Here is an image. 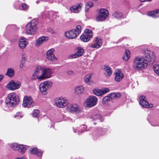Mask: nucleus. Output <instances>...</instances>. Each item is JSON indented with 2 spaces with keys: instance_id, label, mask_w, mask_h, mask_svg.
I'll return each instance as SVG.
<instances>
[{
  "instance_id": "obj_12",
  "label": "nucleus",
  "mask_w": 159,
  "mask_h": 159,
  "mask_svg": "<svg viewBox=\"0 0 159 159\" xmlns=\"http://www.w3.org/2000/svg\"><path fill=\"white\" fill-rule=\"evenodd\" d=\"M102 41L101 39L98 37L94 39L93 43L90 45V47L92 48H98L102 45Z\"/></svg>"
},
{
  "instance_id": "obj_26",
  "label": "nucleus",
  "mask_w": 159,
  "mask_h": 159,
  "mask_svg": "<svg viewBox=\"0 0 159 159\" xmlns=\"http://www.w3.org/2000/svg\"><path fill=\"white\" fill-rule=\"evenodd\" d=\"M84 90V88L83 86H78L75 88V94L76 95H80L83 93Z\"/></svg>"
},
{
  "instance_id": "obj_16",
  "label": "nucleus",
  "mask_w": 159,
  "mask_h": 159,
  "mask_svg": "<svg viewBox=\"0 0 159 159\" xmlns=\"http://www.w3.org/2000/svg\"><path fill=\"white\" fill-rule=\"evenodd\" d=\"M148 62L144 57H141L140 58V70L145 69L148 65Z\"/></svg>"
},
{
  "instance_id": "obj_25",
  "label": "nucleus",
  "mask_w": 159,
  "mask_h": 159,
  "mask_svg": "<svg viewBox=\"0 0 159 159\" xmlns=\"http://www.w3.org/2000/svg\"><path fill=\"white\" fill-rule=\"evenodd\" d=\"M139 57H136L134 60L133 66L135 70H139Z\"/></svg>"
},
{
  "instance_id": "obj_37",
  "label": "nucleus",
  "mask_w": 159,
  "mask_h": 159,
  "mask_svg": "<svg viewBox=\"0 0 159 159\" xmlns=\"http://www.w3.org/2000/svg\"><path fill=\"white\" fill-rule=\"evenodd\" d=\"M39 111L38 110H34L32 113L33 116L34 117L38 118L39 116Z\"/></svg>"
},
{
  "instance_id": "obj_17",
  "label": "nucleus",
  "mask_w": 159,
  "mask_h": 159,
  "mask_svg": "<svg viewBox=\"0 0 159 159\" xmlns=\"http://www.w3.org/2000/svg\"><path fill=\"white\" fill-rule=\"evenodd\" d=\"M68 111L71 112L78 113L80 112V110L78 106L75 104L70 105L67 107Z\"/></svg>"
},
{
  "instance_id": "obj_1",
  "label": "nucleus",
  "mask_w": 159,
  "mask_h": 159,
  "mask_svg": "<svg viewBox=\"0 0 159 159\" xmlns=\"http://www.w3.org/2000/svg\"><path fill=\"white\" fill-rule=\"evenodd\" d=\"M34 71L32 76V79L34 80H37L39 81H41L51 77V70L40 66H37Z\"/></svg>"
},
{
  "instance_id": "obj_34",
  "label": "nucleus",
  "mask_w": 159,
  "mask_h": 159,
  "mask_svg": "<svg viewBox=\"0 0 159 159\" xmlns=\"http://www.w3.org/2000/svg\"><path fill=\"white\" fill-rule=\"evenodd\" d=\"M107 17L98 14V15L97 16L96 20L98 21H104Z\"/></svg>"
},
{
  "instance_id": "obj_44",
  "label": "nucleus",
  "mask_w": 159,
  "mask_h": 159,
  "mask_svg": "<svg viewBox=\"0 0 159 159\" xmlns=\"http://www.w3.org/2000/svg\"><path fill=\"white\" fill-rule=\"evenodd\" d=\"M21 7L24 10H26L28 8V6L25 3H22Z\"/></svg>"
},
{
  "instance_id": "obj_49",
  "label": "nucleus",
  "mask_w": 159,
  "mask_h": 159,
  "mask_svg": "<svg viewBox=\"0 0 159 159\" xmlns=\"http://www.w3.org/2000/svg\"><path fill=\"white\" fill-rule=\"evenodd\" d=\"M142 2H145L146 1V0H140Z\"/></svg>"
},
{
  "instance_id": "obj_38",
  "label": "nucleus",
  "mask_w": 159,
  "mask_h": 159,
  "mask_svg": "<svg viewBox=\"0 0 159 159\" xmlns=\"http://www.w3.org/2000/svg\"><path fill=\"white\" fill-rule=\"evenodd\" d=\"M20 146L21 147H20V148L18 150H19L21 153H23L26 151L27 148L24 145H20Z\"/></svg>"
},
{
  "instance_id": "obj_45",
  "label": "nucleus",
  "mask_w": 159,
  "mask_h": 159,
  "mask_svg": "<svg viewBox=\"0 0 159 159\" xmlns=\"http://www.w3.org/2000/svg\"><path fill=\"white\" fill-rule=\"evenodd\" d=\"M22 117V116L19 112L17 113L16 115L14 116V117L17 119L20 118H21Z\"/></svg>"
},
{
  "instance_id": "obj_47",
  "label": "nucleus",
  "mask_w": 159,
  "mask_h": 159,
  "mask_svg": "<svg viewBox=\"0 0 159 159\" xmlns=\"http://www.w3.org/2000/svg\"><path fill=\"white\" fill-rule=\"evenodd\" d=\"M25 60V57H24V56L23 55H22V60L23 61H24V62Z\"/></svg>"
},
{
  "instance_id": "obj_2",
  "label": "nucleus",
  "mask_w": 159,
  "mask_h": 159,
  "mask_svg": "<svg viewBox=\"0 0 159 159\" xmlns=\"http://www.w3.org/2000/svg\"><path fill=\"white\" fill-rule=\"evenodd\" d=\"M140 55V56L144 57L151 64H153L155 61L156 56L151 50L142 49Z\"/></svg>"
},
{
  "instance_id": "obj_8",
  "label": "nucleus",
  "mask_w": 159,
  "mask_h": 159,
  "mask_svg": "<svg viewBox=\"0 0 159 159\" xmlns=\"http://www.w3.org/2000/svg\"><path fill=\"white\" fill-rule=\"evenodd\" d=\"M55 104L56 106L59 108H63L66 106L68 104L67 100L63 98H56L55 100Z\"/></svg>"
},
{
  "instance_id": "obj_39",
  "label": "nucleus",
  "mask_w": 159,
  "mask_h": 159,
  "mask_svg": "<svg viewBox=\"0 0 159 159\" xmlns=\"http://www.w3.org/2000/svg\"><path fill=\"white\" fill-rule=\"evenodd\" d=\"M112 98L113 99H114L115 98H118L120 96L121 94L119 93H111Z\"/></svg>"
},
{
  "instance_id": "obj_48",
  "label": "nucleus",
  "mask_w": 159,
  "mask_h": 159,
  "mask_svg": "<svg viewBox=\"0 0 159 159\" xmlns=\"http://www.w3.org/2000/svg\"><path fill=\"white\" fill-rule=\"evenodd\" d=\"M3 76L2 75H0V82L3 79Z\"/></svg>"
},
{
  "instance_id": "obj_4",
  "label": "nucleus",
  "mask_w": 159,
  "mask_h": 159,
  "mask_svg": "<svg viewBox=\"0 0 159 159\" xmlns=\"http://www.w3.org/2000/svg\"><path fill=\"white\" fill-rule=\"evenodd\" d=\"M37 22L35 19L31 20L26 26V33L31 35L34 34L37 30Z\"/></svg>"
},
{
  "instance_id": "obj_20",
  "label": "nucleus",
  "mask_w": 159,
  "mask_h": 159,
  "mask_svg": "<svg viewBox=\"0 0 159 159\" xmlns=\"http://www.w3.org/2000/svg\"><path fill=\"white\" fill-rule=\"evenodd\" d=\"M82 4L80 3L77 5L71 6L70 7V10L75 13H78L81 10Z\"/></svg>"
},
{
  "instance_id": "obj_30",
  "label": "nucleus",
  "mask_w": 159,
  "mask_h": 159,
  "mask_svg": "<svg viewBox=\"0 0 159 159\" xmlns=\"http://www.w3.org/2000/svg\"><path fill=\"white\" fill-rule=\"evenodd\" d=\"M130 52L129 50H126L125 54L122 57L123 60L125 61L128 60L130 57Z\"/></svg>"
},
{
  "instance_id": "obj_31",
  "label": "nucleus",
  "mask_w": 159,
  "mask_h": 159,
  "mask_svg": "<svg viewBox=\"0 0 159 159\" xmlns=\"http://www.w3.org/2000/svg\"><path fill=\"white\" fill-rule=\"evenodd\" d=\"M112 16L114 18L119 19L122 17V14L119 11H116L112 14Z\"/></svg>"
},
{
  "instance_id": "obj_6",
  "label": "nucleus",
  "mask_w": 159,
  "mask_h": 159,
  "mask_svg": "<svg viewBox=\"0 0 159 159\" xmlns=\"http://www.w3.org/2000/svg\"><path fill=\"white\" fill-rule=\"evenodd\" d=\"M52 85V83L49 81H45L41 83L39 85V89L42 94H45L47 89L50 88Z\"/></svg>"
},
{
  "instance_id": "obj_29",
  "label": "nucleus",
  "mask_w": 159,
  "mask_h": 159,
  "mask_svg": "<svg viewBox=\"0 0 159 159\" xmlns=\"http://www.w3.org/2000/svg\"><path fill=\"white\" fill-rule=\"evenodd\" d=\"M112 99L111 94H109L107 96L104 97L102 99V103L106 104L107 102L110 101Z\"/></svg>"
},
{
  "instance_id": "obj_23",
  "label": "nucleus",
  "mask_w": 159,
  "mask_h": 159,
  "mask_svg": "<svg viewBox=\"0 0 159 159\" xmlns=\"http://www.w3.org/2000/svg\"><path fill=\"white\" fill-rule=\"evenodd\" d=\"M47 58L50 61H52L56 58L53 53V49H51L47 52Z\"/></svg>"
},
{
  "instance_id": "obj_19",
  "label": "nucleus",
  "mask_w": 159,
  "mask_h": 159,
  "mask_svg": "<svg viewBox=\"0 0 159 159\" xmlns=\"http://www.w3.org/2000/svg\"><path fill=\"white\" fill-rule=\"evenodd\" d=\"M148 16L157 18L159 17V9H155L151 11H148L147 13Z\"/></svg>"
},
{
  "instance_id": "obj_15",
  "label": "nucleus",
  "mask_w": 159,
  "mask_h": 159,
  "mask_svg": "<svg viewBox=\"0 0 159 159\" xmlns=\"http://www.w3.org/2000/svg\"><path fill=\"white\" fill-rule=\"evenodd\" d=\"M84 50L82 48L80 47L76 48L75 53L71 55V57L73 58H75L82 55L84 52Z\"/></svg>"
},
{
  "instance_id": "obj_5",
  "label": "nucleus",
  "mask_w": 159,
  "mask_h": 159,
  "mask_svg": "<svg viewBox=\"0 0 159 159\" xmlns=\"http://www.w3.org/2000/svg\"><path fill=\"white\" fill-rule=\"evenodd\" d=\"M81 26L80 25H77L76 28L74 29L66 32L65 35L67 38L70 39H73L77 37L81 33Z\"/></svg>"
},
{
  "instance_id": "obj_51",
  "label": "nucleus",
  "mask_w": 159,
  "mask_h": 159,
  "mask_svg": "<svg viewBox=\"0 0 159 159\" xmlns=\"http://www.w3.org/2000/svg\"><path fill=\"white\" fill-rule=\"evenodd\" d=\"M104 134V133H103L102 134H101V133L100 134V135H102V134Z\"/></svg>"
},
{
  "instance_id": "obj_35",
  "label": "nucleus",
  "mask_w": 159,
  "mask_h": 159,
  "mask_svg": "<svg viewBox=\"0 0 159 159\" xmlns=\"http://www.w3.org/2000/svg\"><path fill=\"white\" fill-rule=\"evenodd\" d=\"M93 93L97 96H101L102 95L101 89H95L93 90Z\"/></svg>"
},
{
  "instance_id": "obj_50",
  "label": "nucleus",
  "mask_w": 159,
  "mask_h": 159,
  "mask_svg": "<svg viewBox=\"0 0 159 159\" xmlns=\"http://www.w3.org/2000/svg\"><path fill=\"white\" fill-rule=\"evenodd\" d=\"M99 132H102V129H99Z\"/></svg>"
},
{
  "instance_id": "obj_18",
  "label": "nucleus",
  "mask_w": 159,
  "mask_h": 159,
  "mask_svg": "<svg viewBox=\"0 0 159 159\" xmlns=\"http://www.w3.org/2000/svg\"><path fill=\"white\" fill-rule=\"evenodd\" d=\"M115 80L116 81H120L124 77V74L120 70H116L115 72Z\"/></svg>"
},
{
  "instance_id": "obj_41",
  "label": "nucleus",
  "mask_w": 159,
  "mask_h": 159,
  "mask_svg": "<svg viewBox=\"0 0 159 159\" xmlns=\"http://www.w3.org/2000/svg\"><path fill=\"white\" fill-rule=\"evenodd\" d=\"M101 92L102 93V95H103L105 94H106V93L110 91V89L108 88H105L104 89H101Z\"/></svg>"
},
{
  "instance_id": "obj_11",
  "label": "nucleus",
  "mask_w": 159,
  "mask_h": 159,
  "mask_svg": "<svg viewBox=\"0 0 159 159\" xmlns=\"http://www.w3.org/2000/svg\"><path fill=\"white\" fill-rule=\"evenodd\" d=\"M21 85V83L19 82H15L12 80L8 83L7 87L8 89L14 90L19 89Z\"/></svg>"
},
{
  "instance_id": "obj_7",
  "label": "nucleus",
  "mask_w": 159,
  "mask_h": 159,
  "mask_svg": "<svg viewBox=\"0 0 159 159\" xmlns=\"http://www.w3.org/2000/svg\"><path fill=\"white\" fill-rule=\"evenodd\" d=\"M84 32L80 36V39L84 42H87L93 37L92 31L90 30L86 29Z\"/></svg>"
},
{
  "instance_id": "obj_52",
  "label": "nucleus",
  "mask_w": 159,
  "mask_h": 159,
  "mask_svg": "<svg viewBox=\"0 0 159 159\" xmlns=\"http://www.w3.org/2000/svg\"><path fill=\"white\" fill-rule=\"evenodd\" d=\"M146 0L147 1H151L152 0Z\"/></svg>"
},
{
  "instance_id": "obj_43",
  "label": "nucleus",
  "mask_w": 159,
  "mask_h": 159,
  "mask_svg": "<svg viewBox=\"0 0 159 159\" xmlns=\"http://www.w3.org/2000/svg\"><path fill=\"white\" fill-rule=\"evenodd\" d=\"M67 74L69 76H71L74 75L75 74V73H74L73 70H68L66 72Z\"/></svg>"
},
{
  "instance_id": "obj_46",
  "label": "nucleus",
  "mask_w": 159,
  "mask_h": 159,
  "mask_svg": "<svg viewBox=\"0 0 159 159\" xmlns=\"http://www.w3.org/2000/svg\"><path fill=\"white\" fill-rule=\"evenodd\" d=\"M24 64L25 62L24 61H23L22 60H21L19 67L20 69H22L23 67L24 66Z\"/></svg>"
},
{
  "instance_id": "obj_14",
  "label": "nucleus",
  "mask_w": 159,
  "mask_h": 159,
  "mask_svg": "<svg viewBox=\"0 0 159 159\" xmlns=\"http://www.w3.org/2000/svg\"><path fill=\"white\" fill-rule=\"evenodd\" d=\"M104 75L107 78H109L111 75L112 70L111 68L107 65H105L102 67Z\"/></svg>"
},
{
  "instance_id": "obj_21",
  "label": "nucleus",
  "mask_w": 159,
  "mask_h": 159,
  "mask_svg": "<svg viewBox=\"0 0 159 159\" xmlns=\"http://www.w3.org/2000/svg\"><path fill=\"white\" fill-rule=\"evenodd\" d=\"M26 39L23 37H21L20 38L18 44L20 48L23 49L26 47L28 43L26 41Z\"/></svg>"
},
{
  "instance_id": "obj_28",
  "label": "nucleus",
  "mask_w": 159,
  "mask_h": 159,
  "mask_svg": "<svg viewBox=\"0 0 159 159\" xmlns=\"http://www.w3.org/2000/svg\"><path fill=\"white\" fill-rule=\"evenodd\" d=\"M15 74V71L13 69L11 68H8L6 74V75L9 77H12Z\"/></svg>"
},
{
  "instance_id": "obj_13",
  "label": "nucleus",
  "mask_w": 159,
  "mask_h": 159,
  "mask_svg": "<svg viewBox=\"0 0 159 159\" xmlns=\"http://www.w3.org/2000/svg\"><path fill=\"white\" fill-rule=\"evenodd\" d=\"M140 104L142 107L146 108H151L153 107L152 104H149L148 102L146 100L145 97L144 96H140Z\"/></svg>"
},
{
  "instance_id": "obj_53",
  "label": "nucleus",
  "mask_w": 159,
  "mask_h": 159,
  "mask_svg": "<svg viewBox=\"0 0 159 159\" xmlns=\"http://www.w3.org/2000/svg\"><path fill=\"white\" fill-rule=\"evenodd\" d=\"M74 132H75H75H77L76 131H75V130H74Z\"/></svg>"
},
{
  "instance_id": "obj_33",
  "label": "nucleus",
  "mask_w": 159,
  "mask_h": 159,
  "mask_svg": "<svg viewBox=\"0 0 159 159\" xmlns=\"http://www.w3.org/2000/svg\"><path fill=\"white\" fill-rule=\"evenodd\" d=\"M21 146L16 143H13L11 145V148L14 150H18L20 148Z\"/></svg>"
},
{
  "instance_id": "obj_9",
  "label": "nucleus",
  "mask_w": 159,
  "mask_h": 159,
  "mask_svg": "<svg viewBox=\"0 0 159 159\" xmlns=\"http://www.w3.org/2000/svg\"><path fill=\"white\" fill-rule=\"evenodd\" d=\"M23 106L25 107L29 108L33 107L34 103L31 96H25L23 98Z\"/></svg>"
},
{
  "instance_id": "obj_10",
  "label": "nucleus",
  "mask_w": 159,
  "mask_h": 159,
  "mask_svg": "<svg viewBox=\"0 0 159 159\" xmlns=\"http://www.w3.org/2000/svg\"><path fill=\"white\" fill-rule=\"evenodd\" d=\"M98 100L97 98L94 96H90L86 100V106L91 107L94 106L96 104Z\"/></svg>"
},
{
  "instance_id": "obj_3",
  "label": "nucleus",
  "mask_w": 159,
  "mask_h": 159,
  "mask_svg": "<svg viewBox=\"0 0 159 159\" xmlns=\"http://www.w3.org/2000/svg\"><path fill=\"white\" fill-rule=\"evenodd\" d=\"M20 98L15 93H10L6 100V104L11 107L16 106L19 102Z\"/></svg>"
},
{
  "instance_id": "obj_40",
  "label": "nucleus",
  "mask_w": 159,
  "mask_h": 159,
  "mask_svg": "<svg viewBox=\"0 0 159 159\" xmlns=\"http://www.w3.org/2000/svg\"><path fill=\"white\" fill-rule=\"evenodd\" d=\"M93 4L92 2H88L86 6L85 11H87L89 10V8L93 6Z\"/></svg>"
},
{
  "instance_id": "obj_27",
  "label": "nucleus",
  "mask_w": 159,
  "mask_h": 159,
  "mask_svg": "<svg viewBox=\"0 0 159 159\" xmlns=\"http://www.w3.org/2000/svg\"><path fill=\"white\" fill-rule=\"evenodd\" d=\"M99 12L98 14H100L104 16L105 17H107L109 15V12L105 8H101L99 10Z\"/></svg>"
},
{
  "instance_id": "obj_32",
  "label": "nucleus",
  "mask_w": 159,
  "mask_h": 159,
  "mask_svg": "<svg viewBox=\"0 0 159 159\" xmlns=\"http://www.w3.org/2000/svg\"><path fill=\"white\" fill-rule=\"evenodd\" d=\"M92 117L94 120H100V122H102L104 120V118H102L101 116L99 114L94 115L92 116Z\"/></svg>"
},
{
  "instance_id": "obj_42",
  "label": "nucleus",
  "mask_w": 159,
  "mask_h": 159,
  "mask_svg": "<svg viewBox=\"0 0 159 159\" xmlns=\"http://www.w3.org/2000/svg\"><path fill=\"white\" fill-rule=\"evenodd\" d=\"M87 128V126L86 125H83L81 126H80L79 128V129H81V132H83ZM77 131H80V129L77 130Z\"/></svg>"
},
{
  "instance_id": "obj_36",
  "label": "nucleus",
  "mask_w": 159,
  "mask_h": 159,
  "mask_svg": "<svg viewBox=\"0 0 159 159\" xmlns=\"http://www.w3.org/2000/svg\"><path fill=\"white\" fill-rule=\"evenodd\" d=\"M93 75L92 74H89L85 76L84 78V81L86 83H88L90 81Z\"/></svg>"
},
{
  "instance_id": "obj_24",
  "label": "nucleus",
  "mask_w": 159,
  "mask_h": 159,
  "mask_svg": "<svg viewBox=\"0 0 159 159\" xmlns=\"http://www.w3.org/2000/svg\"><path fill=\"white\" fill-rule=\"evenodd\" d=\"M30 153L39 156L41 157L42 155V152L41 151H39L37 148H34L31 149L30 150Z\"/></svg>"
},
{
  "instance_id": "obj_22",
  "label": "nucleus",
  "mask_w": 159,
  "mask_h": 159,
  "mask_svg": "<svg viewBox=\"0 0 159 159\" xmlns=\"http://www.w3.org/2000/svg\"><path fill=\"white\" fill-rule=\"evenodd\" d=\"M48 39V38L47 36H42L39 38L37 40L35 43L36 46H39L43 42L47 41Z\"/></svg>"
}]
</instances>
